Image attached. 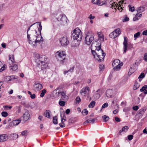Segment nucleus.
<instances>
[{
	"label": "nucleus",
	"instance_id": "f257e3e1",
	"mask_svg": "<svg viewBox=\"0 0 147 147\" xmlns=\"http://www.w3.org/2000/svg\"><path fill=\"white\" fill-rule=\"evenodd\" d=\"M94 58L99 62H101L104 60L106 54L101 49V47H98L97 49L91 51Z\"/></svg>",
	"mask_w": 147,
	"mask_h": 147
},
{
	"label": "nucleus",
	"instance_id": "f03ea898",
	"mask_svg": "<svg viewBox=\"0 0 147 147\" xmlns=\"http://www.w3.org/2000/svg\"><path fill=\"white\" fill-rule=\"evenodd\" d=\"M82 32L80 29L77 28L74 29L72 34V37L74 40H77V43L74 45L72 44V46L74 47H77L79 45V41H80L82 38Z\"/></svg>",
	"mask_w": 147,
	"mask_h": 147
},
{
	"label": "nucleus",
	"instance_id": "7ed1b4c3",
	"mask_svg": "<svg viewBox=\"0 0 147 147\" xmlns=\"http://www.w3.org/2000/svg\"><path fill=\"white\" fill-rule=\"evenodd\" d=\"M57 20V24L58 26H64L67 24L69 20L66 15L63 14H60L56 17Z\"/></svg>",
	"mask_w": 147,
	"mask_h": 147
},
{
	"label": "nucleus",
	"instance_id": "20e7f679",
	"mask_svg": "<svg viewBox=\"0 0 147 147\" xmlns=\"http://www.w3.org/2000/svg\"><path fill=\"white\" fill-rule=\"evenodd\" d=\"M55 57L61 63H63L67 60L65 53L62 51H58L56 52L55 54Z\"/></svg>",
	"mask_w": 147,
	"mask_h": 147
},
{
	"label": "nucleus",
	"instance_id": "39448f33",
	"mask_svg": "<svg viewBox=\"0 0 147 147\" xmlns=\"http://www.w3.org/2000/svg\"><path fill=\"white\" fill-rule=\"evenodd\" d=\"M47 58L45 56H39V58L36 60L39 65H41L42 68H46L47 66Z\"/></svg>",
	"mask_w": 147,
	"mask_h": 147
},
{
	"label": "nucleus",
	"instance_id": "423d86ee",
	"mask_svg": "<svg viewBox=\"0 0 147 147\" xmlns=\"http://www.w3.org/2000/svg\"><path fill=\"white\" fill-rule=\"evenodd\" d=\"M36 23H39V27L38 28V30L39 32V34H37L36 35V39L35 41V44H33V46L34 47H36L37 46L36 43H39L41 42L42 41V38L41 35V31L42 29V26L41 24V22H38Z\"/></svg>",
	"mask_w": 147,
	"mask_h": 147
},
{
	"label": "nucleus",
	"instance_id": "0eeeda50",
	"mask_svg": "<svg viewBox=\"0 0 147 147\" xmlns=\"http://www.w3.org/2000/svg\"><path fill=\"white\" fill-rule=\"evenodd\" d=\"M94 39V36L92 34V32H88L85 38V42L88 45H90Z\"/></svg>",
	"mask_w": 147,
	"mask_h": 147
},
{
	"label": "nucleus",
	"instance_id": "6e6552de",
	"mask_svg": "<svg viewBox=\"0 0 147 147\" xmlns=\"http://www.w3.org/2000/svg\"><path fill=\"white\" fill-rule=\"evenodd\" d=\"M98 47H101V42L100 40H97L93 41L91 46V51L97 49Z\"/></svg>",
	"mask_w": 147,
	"mask_h": 147
},
{
	"label": "nucleus",
	"instance_id": "1a4fd4ad",
	"mask_svg": "<svg viewBox=\"0 0 147 147\" xmlns=\"http://www.w3.org/2000/svg\"><path fill=\"white\" fill-rule=\"evenodd\" d=\"M34 32L36 34L35 35H33L32 34H28L27 35L28 41L29 44H33V42L35 43V41L36 39L37 32L35 31Z\"/></svg>",
	"mask_w": 147,
	"mask_h": 147
},
{
	"label": "nucleus",
	"instance_id": "9d476101",
	"mask_svg": "<svg viewBox=\"0 0 147 147\" xmlns=\"http://www.w3.org/2000/svg\"><path fill=\"white\" fill-rule=\"evenodd\" d=\"M121 31L119 28L115 30L109 34L110 37L112 38H114L118 36L121 33Z\"/></svg>",
	"mask_w": 147,
	"mask_h": 147
},
{
	"label": "nucleus",
	"instance_id": "9b49d317",
	"mask_svg": "<svg viewBox=\"0 0 147 147\" xmlns=\"http://www.w3.org/2000/svg\"><path fill=\"white\" fill-rule=\"evenodd\" d=\"M60 43L63 46H65L67 45L69 43V41L68 40L67 36H63L59 39Z\"/></svg>",
	"mask_w": 147,
	"mask_h": 147
},
{
	"label": "nucleus",
	"instance_id": "f8f14e48",
	"mask_svg": "<svg viewBox=\"0 0 147 147\" xmlns=\"http://www.w3.org/2000/svg\"><path fill=\"white\" fill-rule=\"evenodd\" d=\"M22 117H23V121L24 122H25L30 118V115L28 110H26Z\"/></svg>",
	"mask_w": 147,
	"mask_h": 147
},
{
	"label": "nucleus",
	"instance_id": "ddd939ff",
	"mask_svg": "<svg viewBox=\"0 0 147 147\" xmlns=\"http://www.w3.org/2000/svg\"><path fill=\"white\" fill-rule=\"evenodd\" d=\"M124 40L123 42V53H125L127 50V37L125 36L124 37Z\"/></svg>",
	"mask_w": 147,
	"mask_h": 147
},
{
	"label": "nucleus",
	"instance_id": "4468645a",
	"mask_svg": "<svg viewBox=\"0 0 147 147\" xmlns=\"http://www.w3.org/2000/svg\"><path fill=\"white\" fill-rule=\"evenodd\" d=\"M34 90L35 91H39L42 88V86L41 84L37 83L34 84Z\"/></svg>",
	"mask_w": 147,
	"mask_h": 147
},
{
	"label": "nucleus",
	"instance_id": "2eb2a0df",
	"mask_svg": "<svg viewBox=\"0 0 147 147\" xmlns=\"http://www.w3.org/2000/svg\"><path fill=\"white\" fill-rule=\"evenodd\" d=\"M136 63H135L133 65L131 66L130 68L129 69V74L130 73V74L134 73L136 70L137 67Z\"/></svg>",
	"mask_w": 147,
	"mask_h": 147
},
{
	"label": "nucleus",
	"instance_id": "dca6fc26",
	"mask_svg": "<svg viewBox=\"0 0 147 147\" xmlns=\"http://www.w3.org/2000/svg\"><path fill=\"white\" fill-rule=\"evenodd\" d=\"M111 7L113 9L114 8L115 9L117 8L119 11L120 10V9H122V8L121 5L119 4L118 5V4L116 3L115 2H114L111 5Z\"/></svg>",
	"mask_w": 147,
	"mask_h": 147
},
{
	"label": "nucleus",
	"instance_id": "f3484780",
	"mask_svg": "<svg viewBox=\"0 0 147 147\" xmlns=\"http://www.w3.org/2000/svg\"><path fill=\"white\" fill-rule=\"evenodd\" d=\"M8 139V136L6 134L0 135V142H2L6 141Z\"/></svg>",
	"mask_w": 147,
	"mask_h": 147
},
{
	"label": "nucleus",
	"instance_id": "a211bd4d",
	"mask_svg": "<svg viewBox=\"0 0 147 147\" xmlns=\"http://www.w3.org/2000/svg\"><path fill=\"white\" fill-rule=\"evenodd\" d=\"M89 90V88L88 87H85V88H83L80 91V93L82 94V93H84V96H85Z\"/></svg>",
	"mask_w": 147,
	"mask_h": 147
},
{
	"label": "nucleus",
	"instance_id": "6ab92c4d",
	"mask_svg": "<svg viewBox=\"0 0 147 147\" xmlns=\"http://www.w3.org/2000/svg\"><path fill=\"white\" fill-rule=\"evenodd\" d=\"M92 3L98 4L99 6H101L105 4L104 2L101 1V0H92Z\"/></svg>",
	"mask_w": 147,
	"mask_h": 147
},
{
	"label": "nucleus",
	"instance_id": "aec40b11",
	"mask_svg": "<svg viewBox=\"0 0 147 147\" xmlns=\"http://www.w3.org/2000/svg\"><path fill=\"white\" fill-rule=\"evenodd\" d=\"M123 65V63L122 62H121L120 64H119L118 65H116L113 67V69L114 70L119 71L120 70L121 67Z\"/></svg>",
	"mask_w": 147,
	"mask_h": 147
},
{
	"label": "nucleus",
	"instance_id": "412c9836",
	"mask_svg": "<svg viewBox=\"0 0 147 147\" xmlns=\"http://www.w3.org/2000/svg\"><path fill=\"white\" fill-rule=\"evenodd\" d=\"M106 96L109 98H111L113 95L112 90L109 89L107 90L106 92Z\"/></svg>",
	"mask_w": 147,
	"mask_h": 147
},
{
	"label": "nucleus",
	"instance_id": "4be33fe9",
	"mask_svg": "<svg viewBox=\"0 0 147 147\" xmlns=\"http://www.w3.org/2000/svg\"><path fill=\"white\" fill-rule=\"evenodd\" d=\"M140 92H144V93L145 94H147V85H144L140 90Z\"/></svg>",
	"mask_w": 147,
	"mask_h": 147
},
{
	"label": "nucleus",
	"instance_id": "5701e85b",
	"mask_svg": "<svg viewBox=\"0 0 147 147\" xmlns=\"http://www.w3.org/2000/svg\"><path fill=\"white\" fill-rule=\"evenodd\" d=\"M18 137V135L16 134H11L9 136L11 140H14L17 139Z\"/></svg>",
	"mask_w": 147,
	"mask_h": 147
},
{
	"label": "nucleus",
	"instance_id": "b1692460",
	"mask_svg": "<svg viewBox=\"0 0 147 147\" xmlns=\"http://www.w3.org/2000/svg\"><path fill=\"white\" fill-rule=\"evenodd\" d=\"M120 63V61L119 59H116L114 60L113 62L112 66L113 67L116 65H118Z\"/></svg>",
	"mask_w": 147,
	"mask_h": 147
},
{
	"label": "nucleus",
	"instance_id": "393cba45",
	"mask_svg": "<svg viewBox=\"0 0 147 147\" xmlns=\"http://www.w3.org/2000/svg\"><path fill=\"white\" fill-rule=\"evenodd\" d=\"M129 129L128 127L127 126H125L123 127L121 130H120L119 131V133L121 134V133L122 132H126Z\"/></svg>",
	"mask_w": 147,
	"mask_h": 147
},
{
	"label": "nucleus",
	"instance_id": "a878e982",
	"mask_svg": "<svg viewBox=\"0 0 147 147\" xmlns=\"http://www.w3.org/2000/svg\"><path fill=\"white\" fill-rule=\"evenodd\" d=\"M147 109V108L146 107H145L139 110L138 111V114H141L142 115H143L146 110Z\"/></svg>",
	"mask_w": 147,
	"mask_h": 147
},
{
	"label": "nucleus",
	"instance_id": "bb28decb",
	"mask_svg": "<svg viewBox=\"0 0 147 147\" xmlns=\"http://www.w3.org/2000/svg\"><path fill=\"white\" fill-rule=\"evenodd\" d=\"M21 120L20 119H17L14 120L12 121L11 124L13 125V126L18 125L19 124Z\"/></svg>",
	"mask_w": 147,
	"mask_h": 147
},
{
	"label": "nucleus",
	"instance_id": "cd10ccee",
	"mask_svg": "<svg viewBox=\"0 0 147 147\" xmlns=\"http://www.w3.org/2000/svg\"><path fill=\"white\" fill-rule=\"evenodd\" d=\"M18 68V66L16 65H14L10 67V70L11 71H15Z\"/></svg>",
	"mask_w": 147,
	"mask_h": 147
},
{
	"label": "nucleus",
	"instance_id": "c85d7f7f",
	"mask_svg": "<svg viewBox=\"0 0 147 147\" xmlns=\"http://www.w3.org/2000/svg\"><path fill=\"white\" fill-rule=\"evenodd\" d=\"M95 119H90L87 120L84 122V124H86L88 123H93L94 122Z\"/></svg>",
	"mask_w": 147,
	"mask_h": 147
},
{
	"label": "nucleus",
	"instance_id": "c756f323",
	"mask_svg": "<svg viewBox=\"0 0 147 147\" xmlns=\"http://www.w3.org/2000/svg\"><path fill=\"white\" fill-rule=\"evenodd\" d=\"M100 34H101L100 32H98V40H99L101 42L102 41H103L104 40V37L103 35Z\"/></svg>",
	"mask_w": 147,
	"mask_h": 147
},
{
	"label": "nucleus",
	"instance_id": "7c9ffc66",
	"mask_svg": "<svg viewBox=\"0 0 147 147\" xmlns=\"http://www.w3.org/2000/svg\"><path fill=\"white\" fill-rule=\"evenodd\" d=\"M50 111L49 110H46L45 112L44 115L47 117L50 118Z\"/></svg>",
	"mask_w": 147,
	"mask_h": 147
},
{
	"label": "nucleus",
	"instance_id": "2f4dec72",
	"mask_svg": "<svg viewBox=\"0 0 147 147\" xmlns=\"http://www.w3.org/2000/svg\"><path fill=\"white\" fill-rule=\"evenodd\" d=\"M140 86V84L136 82L134 85L133 89L134 90H136L138 89Z\"/></svg>",
	"mask_w": 147,
	"mask_h": 147
},
{
	"label": "nucleus",
	"instance_id": "473e14b6",
	"mask_svg": "<svg viewBox=\"0 0 147 147\" xmlns=\"http://www.w3.org/2000/svg\"><path fill=\"white\" fill-rule=\"evenodd\" d=\"M95 101L92 100L90 103L88 105V107L89 108H92L94 107L95 104Z\"/></svg>",
	"mask_w": 147,
	"mask_h": 147
},
{
	"label": "nucleus",
	"instance_id": "72a5a7b5",
	"mask_svg": "<svg viewBox=\"0 0 147 147\" xmlns=\"http://www.w3.org/2000/svg\"><path fill=\"white\" fill-rule=\"evenodd\" d=\"M100 94L98 93L95 94L93 96V98L95 99H98L100 97Z\"/></svg>",
	"mask_w": 147,
	"mask_h": 147
},
{
	"label": "nucleus",
	"instance_id": "f704fd0d",
	"mask_svg": "<svg viewBox=\"0 0 147 147\" xmlns=\"http://www.w3.org/2000/svg\"><path fill=\"white\" fill-rule=\"evenodd\" d=\"M60 116L61 118V122H63V120H64V121H66V117L65 114H63V115L61 114Z\"/></svg>",
	"mask_w": 147,
	"mask_h": 147
},
{
	"label": "nucleus",
	"instance_id": "c9c22d12",
	"mask_svg": "<svg viewBox=\"0 0 147 147\" xmlns=\"http://www.w3.org/2000/svg\"><path fill=\"white\" fill-rule=\"evenodd\" d=\"M102 119L105 122H107L109 119V117L106 115L102 116Z\"/></svg>",
	"mask_w": 147,
	"mask_h": 147
},
{
	"label": "nucleus",
	"instance_id": "e433bc0d",
	"mask_svg": "<svg viewBox=\"0 0 147 147\" xmlns=\"http://www.w3.org/2000/svg\"><path fill=\"white\" fill-rule=\"evenodd\" d=\"M68 98V97L67 95L63 96H61V99L64 101H67Z\"/></svg>",
	"mask_w": 147,
	"mask_h": 147
},
{
	"label": "nucleus",
	"instance_id": "4c0bfd02",
	"mask_svg": "<svg viewBox=\"0 0 147 147\" xmlns=\"http://www.w3.org/2000/svg\"><path fill=\"white\" fill-rule=\"evenodd\" d=\"M46 92V90L45 89H44L42 90L41 93L40 94V96L41 97H43L45 93Z\"/></svg>",
	"mask_w": 147,
	"mask_h": 147
},
{
	"label": "nucleus",
	"instance_id": "58836bf2",
	"mask_svg": "<svg viewBox=\"0 0 147 147\" xmlns=\"http://www.w3.org/2000/svg\"><path fill=\"white\" fill-rule=\"evenodd\" d=\"M57 89H55L53 91V92L55 93L56 96L58 97L59 96V95L61 94V92L60 91H58L57 92Z\"/></svg>",
	"mask_w": 147,
	"mask_h": 147
},
{
	"label": "nucleus",
	"instance_id": "ea45409f",
	"mask_svg": "<svg viewBox=\"0 0 147 147\" xmlns=\"http://www.w3.org/2000/svg\"><path fill=\"white\" fill-rule=\"evenodd\" d=\"M53 123L55 124H57V117H53Z\"/></svg>",
	"mask_w": 147,
	"mask_h": 147
},
{
	"label": "nucleus",
	"instance_id": "a19ab883",
	"mask_svg": "<svg viewBox=\"0 0 147 147\" xmlns=\"http://www.w3.org/2000/svg\"><path fill=\"white\" fill-rule=\"evenodd\" d=\"M128 7L129 8V10L131 12L134 11L135 9L133 6H131L130 5H129Z\"/></svg>",
	"mask_w": 147,
	"mask_h": 147
},
{
	"label": "nucleus",
	"instance_id": "79ce46f5",
	"mask_svg": "<svg viewBox=\"0 0 147 147\" xmlns=\"http://www.w3.org/2000/svg\"><path fill=\"white\" fill-rule=\"evenodd\" d=\"M2 116L4 117H7L8 115V114L7 112L3 111L1 113Z\"/></svg>",
	"mask_w": 147,
	"mask_h": 147
},
{
	"label": "nucleus",
	"instance_id": "37998d69",
	"mask_svg": "<svg viewBox=\"0 0 147 147\" xmlns=\"http://www.w3.org/2000/svg\"><path fill=\"white\" fill-rule=\"evenodd\" d=\"M10 76H7L5 77L4 79V80L5 81L8 82L9 81H11L10 79Z\"/></svg>",
	"mask_w": 147,
	"mask_h": 147
},
{
	"label": "nucleus",
	"instance_id": "c03bdc74",
	"mask_svg": "<svg viewBox=\"0 0 147 147\" xmlns=\"http://www.w3.org/2000/svg\"><path fill=\"white\" fill-rule=\"evenodd\" d=\"M140 102V97L136 98L135 100V103L136 104H139Z\"/></svg>",
	"mask_w": 147,
	"mask_h": 147
},
{
	"label": "nucleus",
	"instance_id": "a18cd8bd",
	"mask_svg": "<svg viewBox=\"0 0 147 147\" xmlns=\"http://www.w3.org/2000/svg\"><path fill=\"white\" fill-rule=\"evenodd\" d=\"M108 106V104L107 103H105L102 106L101 109L100 111H101L102 109L105 108L107 107Z\"/></svg>",
	"mask_w": 147,
	"mask_h": 147
},
{
	"label": "nucleus",
	"instance_id": "49530a36",
	"mask_svg": "<svg viewBox=\"0 0 147 147\" xmlns=\"http://www.w3.org/2000/svg\"><path fill=\"white\" fill-rule=\"evenodd\" d=\"M59 103L60 106H63L65 105V102L63 101H59Z\"/></svg>",
	"mask_w": 147,
	"mask_h": 147
},
{
	"label": "nucleus",
	"instance_id": "de8ad7c7",
	"mask_svg": "<svg viewBox=\"0 0 147 147\" xmlns=\"http://www.w3.org/2000/svg\"><path fill=\"white\" fill-rule=\"evenodd\" d=\"M133 47V45L130 43H129L127 44V49H130Z\"/></svg>",
	"mask_w": 147,
	"mask_h": 147
},
{
	"label": "nucleus",
	"instance_id": "09e8293b",
	"mask_svg": "<svg viewBox=\"0 0 147 147\" xmlns=\"http://www.w3.org/2000/svg\"><path fill=\"white\" fill-rule=\"evenodd\" d=\"M82 113L84 115H86L88 113V111L86 109H84L82 111Z\"/></svg>",
	"mask_w": 147,
	"mask_h": 147
},
{
	"label": "nucleus",
	"instance_id": "8fccbe9b",
	"mask_svg": "<svg viewBox=\"0 0 147 147\" xmlns=\"http://www.w3.org/2000/svg\"><path fill=\"white\" fill-rule=\"evenodd\" d=\"M140 34V32H138L134 34V38H137L139 37Z\"/></svg>",
	"mask_w": 147,
	"mask_h": 147
},
{
	"label": "nucleus",
	"instance_id": "3c124183",
	"mask_svg": "<svg viewBox=\"0 0 147 147\" xmlns=\"http://www.w3.org/2000/svg\"><path fill=\"white\" fill-rule=\"evenodd\" d=\"M6 66L5 65H4L0 69V72H1L4 71L6 69Z\"/></svg>",
	"mask_w": 147,
	"mask_h": 147
},
{
	"label": "nucleus",
	"instance_id": "603ef678",
	"mask_svg": "<svg viewBox=\"0 0 147 147\" xmlns=\"http://www.w3.org/2000/svg\"><path fill=\"white\" fill-rule=\"evenodd\" d=\"M145 76L144 74V73H142L139 76L138 78L141 79L143 78Z\"/></svg>",
	"mask_w": 147,
	"mask_h": 147
},
{
	"label": "nucleus",
	"instance_id": "864d4df0",
	"mask_svg": "<svg viewBox=\"0 0 147 147\" xmlns=\"http://www.w3.org/2000/svg\"><path fill=\"white\" fill-rule=\"evenodd\" d=\"M104 65L103 64H100L99 65V68L100 71L104 69Z\"/></svg>",
	"mask_w": 147,
	"mask_h": 147
},
{
	"label": "nucleus",
	"instance_id": "5fc2aeb1",
	"mask_svg": "<svg viewBox=\"0 0 147 147\" xmlns=\"http://www.w3.org/2000/svg\"><path fill=\"white\" fill-rule=\"evenodd\" d=\"M138 13H137L133 19V20L134 21H136L138 20Z\"/></svg>",
	"mask_w": 147,
	"mask_h": 147
},
{
	"label": "nucleus",
	"instance_id": "6e6d98bb",
	"mask_svg": "<svg viewBox=\"0 0 147 147\" xmlns=\"http://www.w3.org/2000/svg\"><path fill=\"white\" fill-rule=\"evenodd\" d=\"M143 59L146 61L147 62V53H146L144 54L143 57Z\"/></svg>",
	"mask_w": 147,
	"mask_h": 147
},
{
	"label": "nucleus",
	"instance_id": "4d7b16f0",
	"mask_svg": "<svg viewBox=\"0 0 147 147\" xmlns=\"http://www.w3.org/2000/svg\"><path fill=\"white\" fill-rule=\"evenodd\" d=\"M145 94L144 93H142L139 95V97L142 100L145 96Z\"/></svg>",
	"mask_w": 147,
	"mask_h": 147
},
{
	"label": "nucleus",
	"instance_id": "13d9d810",
	"mask_svg": "<svg viewBox=\"0 0 147 147\" xmlns=\"http://www.w3.org/2000/svg\"><path fill=\"white\" fill-rule=\"evenodd\" d=\"M27 133V130H25L24 131H22L21 132V135L22 136H24L25 135H26Z\"/></svg>",
	"mask_w": 147,
	"mask_h": 147
},
{
	"label": "nucleus",
	"instance_id": "bf43d9fd",
	"mask_svg": "<svg viewBox=\"0 0 147 147\" xmlns=\"http://www.w3.org/2000/svg\"><path fill=\"white\" fill-rule=\"evenodd\" d=\"M133 136L132 135H129L128 136V139L129 140H131L133 139Z\"/></svg>",
	"mask_w": 147,
	"mask_h": 147
},
{
	"label": "nucleus",
	"instance_id": "052dcab7",
	"mask_svg": "<svg viewBox=\"0 0 147 147\" xmlns=\"http://www.w3.org/2000/svg\"><path fill=\"white\" fill-rule=\"evenodd\" d=\"M81 99L79 96H77L76 98V101L77 102L79 103L81 101Z\"/></svg>",
	"mask_w": 147,
	"mask_h": 147
},
{
	"label": "nucleus",
	"instance_id": "680f3d73",
	"mask_svg": "<svg viewBox=\"0 0 147 147\" xmlns=\"http://www.w3.org/2000/svg\"><path fill=\"white\" fill-rule=\"evenodd\" d=\"M59 125L61 127H62V128L64 127H65V124L63 123V122H61V123L59 124Z\"/></svg>",
	"mask_w": 147,
	"mask_h": 147
},
{
	"label": "nucleus",
	"instance_id": "e2e57ef3",
	"mask_svg": "<svg viewBox=\"0 0 147 147\" xmlns=\"http://www.w3.org/2000/svg\"><path fill=\"white\" fill-rule=\"evenodd\" d=\"M9 61L11 60V61L12 63H13L14 61V59L13 57V58L11 59V55H9Z\"/></svg>",
	"mask_w": 147,
	"mask_h": 147
},
{
	"label": "nucleus",
	"instance_id": "0e129e2a",
	"mask_svg": "<svg viewBox=\"0 0 147 147\" xmlns=\"http://www.w3.org/2000/svg\"><path fill=\"white\" fill-rule=\"evenodd\" d=\"M3 107L5 109H7L9 108V109H11L12 108V107L11 106H8V105H5L3 106Z\"/></svg>",
	"mask_w": 147,
	"mask_h": 147
},
{
	"label": "nucleus",
	"instance_id": "69168bd1",
	"mask_svg": "<svg viewBox=\"0 0 147 147\" xmlns=\"http://www.w3.org/2000/svg\"><path fill=\"white\" fill-rule=\"evenodd\" d=\"M139 109L138 106H136L133 107V109L135 111H137Z\"/></svg>",
	"mask_w": 147,
	"mask_h": 147
},
{
	"label": "nucleus",
	"instance_id": "338daca9",
	"mask_svg": "<svg viewBox=\"0 0 147 147\" xmlns=\"http://www.w3.org/2000/svg\"><path fill=\"white\" fill-rule=\"evenodd\" d=\"M75 68V67L74 66H73L69 70V71L71 72H73L74 71V69Z\"/></svg>",
	"mask_w": 147,
	"mask_h": 147
},
{
	"label": "nucleus",
	"instance_id": "774afa93",
	"mask_svg": "<svg viewBox=\"0 0 147 147\" xmlns=\"http://www.w3.org/2000/svg\"><path fill=\"white\" fill-rule=\"evenodd\" d=\"M142 12H143L145 10L144 7H143L140 6L138 8Z\"/></svg>",
	"mask_w": 147,
	"mask_h": 147
}]
</instances>
